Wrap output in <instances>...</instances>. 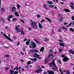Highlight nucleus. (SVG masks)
Masks as SVG:
<instances>
[{"mask_svg": "<svg viewBox=\"0 0 74 74\" xmlns=\"http://www.w3.org/2000/svg\"><path fill=\"white\" fill-rule=\"evenodd\" d=\"M28 29L29 30H32V28L30 27L28 28Z\"/></svg>", "mask_w": 74, "mask_h": 74, "instance_id": "obj_54", "label": "nucleus"}, {"mask_svg": "<svg viewBox=\"0 0 74 74\" xmlns=\"http://www.w3.org/2000/svg\"><path fill=\"white\" fill-rule=\"evenodd\" d=\"M3 35L4 37H5V38H8V37H7V36H6V34H5V33L3 34Z\"/></svg>", "mask_w": 74, "mask_h": 74, "instance_id": "obj_26", "label": "nucleus"}, {"mask_svg": "<svg viewBox=\"0 0 74 74\" xmlns=\"http://www.w3.org/2000/svg\"><path fill=\"white\" fill-rule=\"evenodd\" d=\"M15 29H16V30L17 31V32H18V33L21 32V30L19 29L18 26H16L15 27Z\"/></svg>", "mask_w": 74, "mask_h": 74, "instance_id": "obj_7", "label": "nucleus"}, {"mask_svg": "<svg viewBox=\"0 0 74 74\" xmlns=\"http://www.w3.org/2000/svg\"><path fill=\"white\" fill-rule=\"evenodd\" d=\"M20 21L21 22H23V23H25V22H24V21H23L22 20H20Z\"/></svg>", "mask_w": 74, "mask_h": 74, "instance_id": "obj_53", "label": "nucleus"}, {"mask_svg": "<svg viewBox=\"0 0 74 74\" xmlns=\"http://www.w3.org/2000/svg\"><path fill=\"white\" fill-rule=\"evenodd\" d=\"M65 12H70V10H65Z\"/></svg>", "mask_w": 74, "mask_h": 74, "instance_id": "obj_42", "label": "nucleus"}, {"mask_svg": "<svg viewBox=\"0 0 74 74\" xmlns=\"http://www.w3.org/2000/svg\"><path fill=\"white\" fill-rule=\"evenodd\" d=\"M36 48V47H30L29 48H31V49H34Z\"/></svg>", "mask_w": 74, "mask_h": 74, "instance_id": "obj_33", "label": "nucleus"}, {"mask_svg": "<svg viewBox=\"0 0 74 74\" xmlns=\"http://www.w3.org/2000/svg\"><path fill=\"white\" fill-rule=\"evenodd\" d=\"M7 39H8V40H9L10 41H12V40H11V39L10 38H9V37H8V38H7Z\"/></svg>", "mask_w": 74, "mask_h": 74, "instance_id": "obj_34", "label": "nucleus"}, {"mask_svg": "<svg viewBox=\"0 0 74 74\" xmlns=\"http://www.w3.org/2000/svg\"><path fill=\"white\" fill-rule=\"evenodd\" d=\"M62 49H59V52H62Z\"/></svg>", "mask_w": 74, "mask_h": 74, "instance_id": "obj_48", "label": "nucleus"}, {"mask_svg": "<svg viewBox=\"0 0 74 74\" xmlns=\"http://www.w3.org/2000/svg\"><path fill=\"white\" fill-rule=\"evenodd\" d=\"M37 17H38V18H40V15L39 14H37Z\"/></svg>", "mask_w": 74, "mask_h": 74, "instance_id": "obj_51", "label": "nucleus"}, {"mask_svg": "<svg viewBox=\"0 0 74 74\" xmlns=\"http://www.w3.org/2000/svg\"><path fill=\"white\" fill-rule=\"evenodd\" d=\"M73 21H74V16H73L71 17Z\"/></svg>", "mask_w": 74, "mask_h": 74, "instance_id": "obj_47", "label": "nucleus"}, {"mask_svg": "<svg viewBox=\"0 0 74 74\" xmlns=\"http://www.w3.org/2000/svg\"><path fill=\"white\" fill-rule=\"evenodd\" d=\"M47 3L48 4H53V2H51V1H47Z\"/></svg>", "mask_w": 74, "mask_h": 74, "instance_id": "obj_19", "label": "nucleus"}, {"mask_svg": "<svg viewBox=\"0 0 74 74\" xmlns=\"http://www.w3.org/2000/svg\"><path fill=\"white\" fill-rule=\"evenodd\" d=\"M17 70V71H18V66H17L14 68L13 70Z\"/></svg>", "mask_w": 74, "mask_h": 74, "instance_id": "obj_15", "label": "nucleus"}, {"mask_svg": "<svg viewBox=\"0 0 74 74\" xmlns=\"http://www.w3.org/2000/svg\"><path fill=\"white\" fill-rule=\"evenodd\" d=\"M10 19H11V18H12L13 17V16L12 15H10L8 17Z\"/></svg>", "mask_w": 74, "mask_h": 74, "instance_id": "obj_25", "label": "nucleus"}, {"mask_svg": "<svg viewBox=\"0 0 74 74\" xmlns=\"http://www.w3.org/2000/svg\"><path fill=\"white\" fill-rule=\"evenodd\" d=\"M55 60H53L52 62L51 63H49V66H52V65H53V66H54V67H57V68H58V67H57V66H56V64H55Z\"/></svg>", "mask_w": 74, "mask_h": 74, "instance_id": "obj_2", "label": "nucleus"}, {"mask_svg": "<svg viewBox=\"0 0 74 74\" xmlns=\"http://www.w3.org/2000/svg\"><path fill=\"white\" fill-rule=\"evenodd\" d=\"M34 52H37V53H38V51L36 49H34Z\"/></svg>", "mask_w": 74, "mask_h": 74, "instance_id": "obj_39", "label": "nucleus"}, {"mask_svg": "<svg viewBox=\"0 0 74 74\" xmlns=\"http://www.w3.org/2000/svg\"><path fill=\"white\" fill-rule=\"evenodd\" d=\"M13 12H15L16 11V8L15 7H13L12 9Z\"/></svg>", "mask_w": 74, "mask_h": 74, "instance_id": "obj_16", "label": "nucleus"}, {"mask_svg": "<svg viewBox=\"0 0 74 74\" xmlns=\"http://www.w3.org/2000/svg\"><path fill=\"white\" fill-rule=\"evenodd\" d=\"M57 62H58L60 64H62V63H61V62H60V61L59 60H57Z\"/></svg>", "mask_w": 74, "mask_h": 74, "instance_id": "obj_46", "label": "nucleus"}, {"mask_svg": "<svg viewBox=\"0 0 74 74\" xmlns=\"http://www.w3.org/2000/svg\"><path fill=\"white\" fill-rule=\"evenodd\" d=\"M45 63H47L48 62V60L46 59L45 61Z\"/></svg>", "mask_w": 74, "mask_h": 74, "instance_id": "obj_31", "label": "nucleus"}, {"mask_svg": "<svg viewBox=\"0 0 74 74\" xmlns=\"http://www.w3.org/2000/svg\"><path fill=\"white\" fill-rule=\"evenodd\" d=\"M21 34H22L23 35H24L25 34V33H24V32L23 31V30H22V29H21Z\"/></svg>", "mask_w": 74, "mask_h": 74, "instance_id": "obj_20", "label": "nucleus"}, {"mask_svg": "<svg viewBox=\"0 0 74 74\" xmlns=\"http://www.w3.org/2000/svg\"><path fill=\"white\" fill-rule=\"evenodd\" d=\"M49 51L50 53H51V52H52V49H50L49 50Z\"/></svg>", "mask_w": 74, "mask_h": 74, "instance_id": "obj_55", "label": "nucleus"}, {"mask_svg": "<svg viewBox=\"0 0 74 74\" xmlns=\"http://www.w3.org/2000/svg\"><path fill=\"white\" fill-rule=\"evenodd\" d=\"M45 21L44 19H42L40 21V23H42L43 22H44Z\"/></svg>", "mask_w": 74, "mask_h": 74, "instance_id": "obj_41", "label": "nucleus"}, {"mask_svg": "<svg viewBox=\"0 0 74 74\" xmlns=\"http://www.w3.org/2000/svg\"><path fill=\"white\" fill-rule=\"evenodd\" d=\"M38 59H42V58H41V57H38Z\"/></svg>", "mask_w": 74, "mask_h": 74, "instance_id": "obj_52", "label": "nucleus"}, {"mask_svg": "<svg viewBox=\"0 0 74 74\" xmlns=\"http://www.w3.org/2000/svg\"><path fill=\"white\" fill-rule=\"evenodd\" d=\"M70 30L72 32H74V29L72 28H71L70 29Z\"/></svg>", "mask_w": 74, "mask_h": 74, "instance_id": "obj_36", "label": "nucleus"}, {"mask_svg": "<svg viewBox=\"0 0 74 74\" xmlns=\"http://www.w3.org/2000/svg\"><path fill=\"white\" fill-rule=\"evenodd\" d=\"M27 64L28 65L31 64V62L30 61H29L27 62Z\"/></svg>", "mask_w": 74, "mask_h": 74, "instance_id": "obj_37", "label": "nucleus"}, {"mask_svg": "<svg viewBox=\"0 0 74 74\" xmlns=\"http://www.w3.org/2000/svg\"><path fill=\"white\" fill-rule=\"evenodd\" d=\"M31 42V43L32 45V47H36V44L34 42Z\"/></svg>", "mask_w": 74, "mask_h": 74, "instance_id": "obj_10", "label": "nucleus"}, {"mask_svg": "<svg viewBox=\"0 0 74 74\" xmlns=\"http://www.w3.org/2000/svg\"><path fill=\"white\" fill-rule=\"evenodd\" d=\"M68 60H70V59L67 58V57L66 56L65 58L62 59V61L65 62H68Z\"/></svg>", "mask_w": 74, "mask_h": 74, "instance_id": "obj_4", "label": "nucleus"}, {"mask_svg": "<svg viewBox=\"0 0 74 74\" xmlns=\"http://www.w3.org/2000/svg\"><path fill=\"white\" fill-rule=\"evenodd\" d=\"M60 18L62 20H63V17H62V16L60 17Z\"/></svg>", "mask_w": 74, "mask_h": 74, "instance_id": "obj_63", "label": "nucleus"}, {"mask_svg": "<svg viewBox=\"0 0 74 74\" xmlns=\"http://www.w3.org/2000/svg\"><path fill=\"white\" fill-rule=\"evenodd\" d=\"M47 72L49 74H54V72L52 71H50L49 70H47Z\"/></svg>", "mask_w": 74, "mask_h": 74, "instance_id": "obj_6", "label": "nucleus"}, {"mask_svg": "<svg viewBox=\"0 0 74 74\" xmlns=\"http://www.w3.org/2000/svg\"><path fill=\"white\" fill-rule=\"evenodd\" d=\"M21 7V6L19 4H17V8L18 10L19 9V8Z\"/></svg>", "mask_w": 74, "mask_h": 74, "instance_id": "obj_24", "label": "nucleus"}, {"mask_svg": "<svg viewBox=\"0 0 74 74\" xmlns=\"http://www.w3.org/2000/svg\"><path fill=\"white\" fill-rule=\"evenodd\" d=\"M60 74H63V71H62L61 72H60Z\"/></svg>", "mask_w": 74, "mask_h": 74, "instance_id": "obj_64", "label": "nucleus"}, {"mask_svg": "<svg viewBox=\"0 0 74 74\" xmlns=\"http://www.w3.org/2000/svg\"><path fill=\"white\" fill-rule=\"evenodd\" d=\"M66 74H70V72H69V71H66Z\"/></svg>", "mask_w": 74, "mask_h": 74, "instance_id": "obj_40", "label": "nucleus"}, {"mask_svg": "<svg viewBox=\"0 0 74 74\" xmlns=\"http://www.w3.org/2000/svg\"><path fill=\"white\" fill-rule=\"evenodd\" d=\"M30 24H31V27L33 28L34 29H37V23L36 22L33 21H31L30 22Z\"/></svg>", "mask_w": 74, "mask_h": 74, "instance_id": "obj_1", "label": "nucleus"}, {"mask_svg": "<svg viewBox=\"0 0 74 74\" xmlns=\"http://www.w3.org/2000/svg\"><path fill=\"white\" fill-rule=\"evenodd\" d=\"M42 71V69H39L36 71H35V72L36 73H41Z\"/></svg>", "mask_w": 74, "mask_h": 74, "instance_id": "obj_5", "label": "nucleus"}, {"mask_svg": "<svg viewBox=\"0 0 74 74\" xmlns=\"http://www.w3.org/2000/svg\"><path fill=\"white\" fill-rule=\"evenodd\" d=\"M43 74H47V73L46 72V71H44V72L43 73Z\"/></svg>", "mask_w": 74, "mask_h": 74, "instance_id": "obj_60", "label": "nucleus"}, {"mask_svg": "<svg viewBox=\"0 0 74 74\" xmlns=\"http://www.w3.org/2000/svg\"><path fill=\"white\" fill-rule=\"evenodd\" d=\"M62 29H63V30H64V29H65L66 30H68L67 28L64 27H62Z\"/></svg>", "mask_w": 74, "mask_h": 74, "instance_id": "obj_23", "label": "nucleus"}, {"mask_svg": "<svg viewBox=\"0 0 74 74\" xmlns=\"http://www.w3.org/2000/svg\"><path fill=\"white\" fill-rule=\"evenodd\" d=\"M12 22H15L16 21H18V19L16 18H13V19L12 20Z\"/></svg>", "mask_w": 74, "mask_h": 74, "instance_id": "obj_12", "label": "nucleus"}, {"mask_svg": "<svg viewBox=\"0 0 74 74\" xmlns=\"http://www.w3.org/2000/svg\"><path fill=\"white\" fill-rule=\"evenodd\" d=\"M34 57V58H38V57H37V56H36L35 55H34L33 56Z\"/></svg>", "mask_w": 74, "mask_h": 74, "instance_id": "obj_61", "label": "nucleus"}, {"mask_svg": "<svg viewBox=\"0 0 74 74\" xmlns=\"http://www.w3.org/2000/svg\"><path fill=\"white\" fill-rule=\"evenodd\" d=\"M48 41V39L47 38H45V41Z\"/></svg>", "mask_w": 74, "mask_h": 74, "instance_id": "obj_45", "label": "nucleus"}, {"mask_svg": "<svg viewBox=\"0 0 74 74\" xmlns=\"http://www.w3.org/2000/svg\"><path fill=\"white\" fill-rule=\"evenodd\" d=\"M7 19L9 21V22H10V18L8 17Z\"/></svg>", "mask_w": 74, "mask_h": 74, "instance_id": "obj_49", "label": "nucleus"}, {"mask_svg": "<svg viewBox=\"0 0 74 74\" xmlns=\"http://www.w3.org/2000/svg\"><path fill=\"white\" fill-rule=\"evenodd\" d=\"M53 58V55L52 54H50L48 57V59H52Z\"/></svg>", "mask_w": 74, "mask_h": 74, "instance_id": "obj_8", "label": "nucleus"}, {"mask_svg": "<svg viewBox=\"0 0 74 74\" xmlns=\"http://www.w3.org/2000/svg\"><path fill=\"white\" fill-rule=\"evenodd\" d=\"M52 69H53V70H54L55 71H56V70H55V68H52Z\"/></svg>", "mask_w": 74, "mask_h": 74, "instance_id": "obj_57", "label": "nucleus"}, {"mask_svg": "<svg viewBox=\"0 0 74 74\" xmlns=\"http://www.w3.org/2000/svg\"><path fill=\"white\" fill-rule=\"evenodd\" d=\"M73 5L74 3H73V2H71L70 4V6L72 9H74V7L73 6Z\"/></svg>", "mask_w": 74, "mask_h": 74, "instance_id": "obj_9", "label": "nucleus"}, {"mask_svg": "<svg viewBox=\"0 0 74 74\" xmlns=\"http://www.w3.org/2000/svg\"><path fill=\"white\" fill-rule=\"evenodd\" d=\"M1 21H2V22H4V18H2V17H1Z\"/></svg>", "mask_w": 74, "mask_h": 74, "instance_id": "obj_35", "label": "nucleus"}, {"mask_svg": "<svg viewBox=\"0 0 74 74\" xmlns=\"http://www.w3.org/2000/svg\"><path fill=\"white\" fill-rule=\"evenodd\" d=\"M59 71H60V72H61V71H62V70L61 69H59Z\"/></svg>", "mask_w": 74, "mask_h": 74, "instance_id": "obj_59", "label": "nucleus"}, {"mask_svg": "<svg viewBox=\"0 0 74 74\" xmlns=\"http://www.w3.org/2000/svg\"><path fill=\"white\" fill-rule=\"evenodd\" d=\"M1 10L2 11H5V10H4V8H2V9H1Z\"/></svg>", "mask_w": 74, "mask_h": 74, "instance_id": "obj_44", "label": "nucleus"}, {"mask_svg": "<svg viewBox=\"0 0 74 74\" xmlns=\"http://www.w3.org/2000/svg\"><path fill=\"white\" fill-rule=\"evenodd\" d=\"M37 58H34L33 59V61H34V62H36V61H37Z\"/></svg>", "mask_w": 74, "mask_h": 74, "instance_id": "obj_29", "label": "nucleus"}, {"mask_svg": "<svg viewBox=\"0 0 74 74\" xmlns=\"http://www.w3.org/2000/svg\"><path fill=\"white\" fill-rule=\"evenodd\" d=\"M44 51V47H42L40 49V52H43Z\"/></svg>", "mask_w": 74, "mask_h": 74, "instance_id": "obj_14", "label": "nucleus"}, {"mask_svg": "<svg viewBox=\"0 0 74 74\" xmlns=\"http://www.w3.org/2000/svg\"><path fill=\"white\" fill-rule=\"evenodd\" d=\"M27 40L29 41H27L26 42V45H29V44H30V39H28Z\"/></svg>", "mask_w": 74, "mask_h": 74, "instance_id": "obj_11", "label": "nucleus"}, {"mask_svg": "<svg viewBox=\"0 0 74 74\" xmlns=\"http://www.w3.org/2000/svg\"><path fill=\"white\" fill-rule=\"evenodd\" d=\"M14 14L15 15H16V16H19V14H18V13L16 12H15L14 13Z\"/></svg>", "mask_w": 74, "mask_h": 74, "instance_id": "obj_22", "label": "nucleus"}, {"mask_svg": "<svg viewBox=\"0 0 74 74\" xmlns=\"http://www.w3.org/2000/svg\"><path fill=\"white\" fill-rule=\"evenodd\" d=\"M59 44L60 46H62V47H64V46H65V45H64V44L60 42Z\"/></svg>", "mask_w": 74, "mask_h": 74, "instance_id": "obj_21", "label": "nucleus"}, {"mask_svg": "<svg viewBox=\"0 0 74 74\" xmlns=\"http://www.w3.org/2000/svg\"><path fill=\"white\" fill-rule=\"evenodd\" d=\"M6 58H10V56L8 55H6Z\"/></svg>", "mask_w": 74, "mask_h": 74, "instance_id": "obj_58", "label": "nucleus"}, {"mask_svg": "<svg viewBox=\"0 0 74 74\" xmlns=\"http://www.w3.org/2000/svg\"><path fill=\"white\" fill-rule=\"evenodd\" d=\"M38 26H39V27L40 29H42V27H43L42 26V25H41L40 23H38Z\"/></svg>", "mask_w": 74, "mask_h": 74, "instance_id": "obj_17", "label": "nucleus"}, {"mask_svg": "<svg viewBox=\"0 0 74 74\" xmlns=\"http://www.w3.org/2000/svg\"><path fill=\"white\" fill-rule=\"evenodd\" d=\"M69 53H71L72 54H74V51H73L72 49L69 50Z\"/></svg>", "mask_w": 74, "mask_h": 74, "instance_id": "obj_13", "label": "nucleus"}, {"mask_svg": "<svg viewBox=\"0 0 74 74\" xmlns=\"http://www.w3.org/2000/svg\"><path fill=\"white\" fill-rule=\"evenodd\" d=\"M45 19H46L47 20V21L50 23H51V20L50 19L47 18V17H45Z\"/></svg>", "mask_w": 74, "mask_h": 74, "instance_id": "obj_18", "label": "nucleus"}, {"mask_svg": "<svg viewBox=\"0 0 74 74\" xmlns=\"http://www.w3.org/2000/svg\"><path fill=\"white\" fill-rule=\"evenodd\" d=\"M4 57H5V58H7V55H5L4 56Z\"/></svg>", "mask_w": 74, "mask_h": 74, "instance_id": "obj_62", "label": "nucleus"}, {"mask_svg": "<svg viewBox=\"0 0 74 74\" xmlns=\"http://www.w3.org/2000/svg\"><path fill=\"white\" fill-rule=\"evenodd\" d=\"M30 51L31 52H34V49L33 50V49H30Z\"/></svg>", "mask_w": 74, "mask_h": 74, "instance_id": "obj_28", "label": "nucleus"}, {"mask_svg": "<svg viewBox=\"0 0 74 74\" xmlns=\"http://www.w3.org/2000/svg\"><path fill=\"white\" fill-rule=\"evenodd\" d=\"M10 69V68L8 67H5V70L7 71H8V69Z\"/></svg>", "mask_w": 74, "mask_h": 74, "instance_id": "obj_32", "label": "nucleus"}, {"mask_svg": "<svg viewBox=\"0 0 74 74\" xmlns=\"http://www.w3.org/2000/svg\"><path fill=\"white\" fill-rule=\"evenodd\" d=\"M58 41H60V42H63V40H58Z\"/></svg>", "mask_w": 74, "mask_h": 74, "instance_id": "obj_50", "label": "nucleus"}, {"mask_svg": "<svg viewBox=\"0 0 74 74\" xmlns=\"http://www.w3.org/2000/svg\"><path fill=\"white\" fill-rule=\"evenodd\" d=\"M10 74H18V72L17 71H15L14 70L10 69Z\"/></svg>", "mask_w": 74, "mask_h": 74, "instance_id": "obj_3", "label": "nucleus"}, {"mask_svg": "<svg viewBox=\"0 0 74 74\" xmlns=\"http://www.w3.org/2000/svg\"><path fill=\"white\" fill-rule=\"evenodd\" d=\"M62 58H65L66 57H64V54H62Z\"/></svg>", "mask_w": 74, "mask_h": 74, "instance_id": "obj_43", "label": "nucleus"}, {"mask_svg": "<svg viewBox=\"0 0 74 74\" xmlns=\"http://www.w3.org/2000/svg\"><path fill=\"white\" fill-rule=\"evenodd\" d=\"M49 7L50 8H53V7H54V6L52 5H49Z\"/></svg>", "mask_w": 74, "mask_h": 74, "instance_id": "obj_27", "label": "nucleus"}, {"mask_svg": "<svg viewBox=\"0 0 74 74\" xmlns=\"http://www.w3.org/2000/svg\"><path fill=\"white\" fill-rule=\"evenodd\" d=\"M21 68L20 67H19V68H18V70H19V73H20V74H21Z\"/></svg>", "mask_w": 74, "mask_h": 74, "instance_id": "obj_38", "label": "nucleus"}, {"mask_svg": "<svg viewBox=\"0 0 74 74\" xmlns=\"http://www.w3.org/2000/svg\"><path fill=\"white\" fill-rule=\"evenodd\" d=\"M34 40L36 42H37V44H39V43H40V42H39L38 41H37L36 39H34Z\"/></svg>", "mask_w": 74, "mask_h": 74, "instance_id": "obj_30", "label": "nucleus"}, {"mask_svg": "<svg viewBox=\"0 0 74 74\" xmlns=\"http://www.w3.org/2000/svg\"><path fill=\"white\" fill-rule=\"evenodd\" d=\"M8 66H10V67H11L12 69H13V67H12V66L10 65L9 64H8Z\"/></svg>", "mask_w": 74, "mask_h": 74, "instance_id": "obj_56", "label": "nucleus"}]
</instances>
